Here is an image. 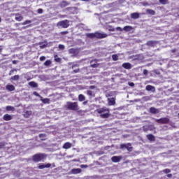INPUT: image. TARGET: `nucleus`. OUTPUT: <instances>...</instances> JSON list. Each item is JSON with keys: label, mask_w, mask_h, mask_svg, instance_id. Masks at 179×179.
Masks as SVG:
<instances>
[{"label": "nucleus", "mask_w": 179, "mask_h": 179, "mask_svg": "<svg viewBox=\"0 0 179 179\" xmlns=\"http://www.w3.org/2000/svg\"><path fill=\"white\" fill-rule=\"evenodd\" d=\"M45 157H47L45 154H38L33 157V160L34 162H41V160H44Z\"/></svg>", "instance_id": "7ed1b4c3"}, {"label": "nucleus", "mask_w": 179, "mask_h": 179, "mask_svg": "<svg viewBox=\"0 0 179 179\" xmlns=\"http://www.w3.org/2000/svg\"><path fill=\"white\" fill-rule=\"evenodd\" d=\"M71 174H79L82 173V169H73L71 171Z\"/></svg>", "instance_id": "9d476101"}, {"label": "nucleus", "mask_w": 179, "mask_h": 179, "mask_svg": "<svg viewBox=\"0 0 179 179\" xmlns=\"http://www.w3.org/2000/svg\"><path fill=\"white\" fill-rule=\"evenodd\" d=\"M24 118H29L30 115H31V111L30 110H27L23 114Z\"/></svg>", "instance_id": "a211bd4d"}, {"label": "nucleus", "mask_w": 179, "mask_h": 179, "mask_svg": "<svg viewBox=\"0 0 179 179\" xmlns=\"http://www.w3.org/2000/svg\"><path fill=\"white\" fill-rule=\"evenodd\" d=\"M41 100L43 103H44L45 104H47V103H49L50 101V99H43V98H41Z\"/></svg>", "instance_id": "c85d7f7f"}, {"label": "nucleus", "mask_w": 179, "mask_h": 179, "mask_svg": "<svg viewBox=\"0 0 179 179\" xmlns=\"http://www.w3.org/2000/svg\"><path fill=\"white\" fill-rule=\"evenodd\" d=\"M148 70H146V69H145V70H143V75H148Z\"/></svg>", "instance_id": "37998d69"}, {"label": "nucleus", "mask_w": 179, "mask_h": 179, "mask_svg": "<svg viewBox=\"0 0 179 179\" xmlns=\"http://www.w3.org/2000/svg\"><path fill=\"white\" fill-rule=\"evenodd\" d=\"M57 27H63V29H67V27H69V21L68 20H63L57 22Z\"/></svg>", "instance_id": "20e7f679"}, {"label": "nucleus", "mask_w": 179, "mask_h": 179, "mask_svg": "<svg viewBox=\"0 0 179 179\" xmlns=\"http://www.w3.org/2000/svg\"><path fill=\"white\" fill-rule=\"evenodd\" d=\"M150 113H151L152 114H157V113H159V110H157L155 108H150Z\"/></svg>", "instance_id": "4be33fe9"}, {"label": "nucleus", "mask_w": 179, "mask_h": 179, "mask_svg": "<svg viewBox=\"0 0 179 179\" xmlns=\"http://www.w3.org/2000/svg\"><path fill=\"white\" fill-rule=\"evenodd\" d=\"M3 118L4 121H10V120H12V115L9 114H6L3 115Z\"/></svg>", "instance_id": "ddd939ff"}, {"label": "nucleus", "mask_w": 179, "mask_h": 179, "mask_svg": "<svg viewBox=\"0 0 179 179\" xmlns=\"http://www.w3.org/2000/svg\"><path fill=\"white\" fill-rule=\"evenodd\" d=\"M134 85H135V84H134V83H129V86H131V87H132V86H134Z\"/></svg>", "instance_id": "603ef678"}, {"label": "nucleus", "mask_w": 179, "mask_h": 179, "mask_svg": "<svg viewBox=\"0 0 179 179\" xmlns=\"http://www.w3.org/2000/svg\"><path fill=\"white\" fill-rule=\"evenodd\" d=\"M147 138L149 141H155V136H153L152 134L148 135Z\"/></svg>", "instance_id": "393cba45"}, {"label": "nucleus", "mask_w": 179, "mask_h": 179, "mask_svg": "<svg viewBox=\"0 0 179 179\" xmlns=\"http://www.w3.org/2000/svg\"><path fill=\"white\" fill-rule=\"evenodd\" d=\"M68 108H69V110H76V108H78V103L76 102H69L68 103Z\"/></svg>", "instance_id": "39448f33"}, {"label": "nucleus", "mask_w": 179, "mask_h": 179, "mask_svg": "<svg viewBox=\"0 0 179 179\" xmlns=\"http://www.w3.org/2000/svg\"><path fill=\"white\" fill-rule=\"evenodd\" d=\"M85 99V95H83V94H80L78 96L79 101H84Z\"/></svg>", "instance_id": "b1692460"}, {"label": "nucleus", "mask_w": 179, "mask_h": 179, "mask_svg": "<svg viewBox=\"0 0 179 179\" xmlns=\"http://www.w3.org/2000/svg\"><path fill=\"white\" fill-rule=\"evenodd\" d=\"M116 30H117V31H122V30H124V29H122V28L118 27L116 28Z\"/></svg>", "instance_id": "a19ab883"}, {"label": "nucleus", "mask_w": 179, "mask_h": 179, "mask_svg": "<svg viewBox=\"0 0 179 179\" xmlns=\"http://www.w3.org/2000/svg\"><path fill=\"white\" fill-rule=\"evenodd\" d=\"M55 61L56 62H59L61 61V59L58 57V56H55Z\"/></svg>", "instance_id": "f704fd0d"}, {"label": "nucleus", "mask_w": 179, "mask_h": 179, "mask_svg": "<svg viewBox=\"0 0 179 179\" xmlns=\"http://www.w3.org/2000/svg\"><path fill=\"white\" fill-rule=\"evenodd\" d=\"M15 71H16V70H11V71H10L9 75H12V73H13V72H15Z\"/></svg>", "instance_id": "de8ad7c7"}, {"label": "nucleus", "mask_w": 179, "mask_h": 179, "mask_svg": "<svg viewBox=\"0 0 179 179\" xmlns=\"http://www.w3.org/2000/svg\"><path fill=\"white\" fill-rule=\"evenodd\" d=\"M131 19H139V13H133L131 14Z\"/></svg>", "instance_id": "6ab92c4d"}, {"label": "nucleus", "mask_w": 179, "mask_h": 179, "mask_svg": "<svg viewBox=\"0 0 179 179\" xmlns=\"http://www.w3.org/2000/svg\"><path fill=\"white\" fill-rule=\"evenodd\" d=\"M6 111H15V107L8 106L6 107Z\"/></svg>", "instance_id": "5701e85b"}, {"label": "nucleus", "mask_w": 179, "mask_h": 179, "mask_svg": "<svg viewBox=\"0 0 179 179\" xmlns=\"http://www.w3.org/2000/svg\"><path fill=\"white\" fill-rule=\"evenodd\" d=\"M29 86H31V87H37V83H34V82H30L29 83Z\"/></svg>", "instance_id": "cd10ccee"}, {"label": "nucleus", "mask_w": 179, "mask_h": 179, "mask_svg": "<svg viewBox=\"0 0 179 179\" xmlns=\"http://www.w3.org/2000/svg\"><path fill=\"white\" fill-rule=\"evenodd\" d=\"M147 45H149L150 47H152L155 45V41H150L147 43Z\"/></svg>", "instance_id": "bb28decb"}, {"label": "nucleus", "mask_w": 179, "mask_h": 179, "mask_svg": "<svg viewBox=\"0 0 179 179\" xmlns=\"http://www.w3.org/2000/svg\"><path fill=\"white\" fill-rule=\"evenodd\" d=\"M91 66H92V68H96V64H92Z\"/></svg>", "instance_id": "3c124183"}, {"label": "nucleus", "mask_w": 179, "mask_h": 179, "mask_svg": "<svg viewBox=\"0 0 179 179\" xmlns=\"http://www.w3.org/2000/svg\"><path fill=\"white\" fill-rule=\"evenodd\" d=\"M61 6H62V8H64V7H65V6H68V3H67L66 1H63V2H62V3H61Z\"/></svg>", "instance_id": "473e14b6"}, {"label": "nucleus", "mask_w": 179, "mask_h": 179, "mask_svg": "<svg viewBox=\"0 0 179 179\" xmlns=\"http://www.w3.org/2000/svg\"><path fill=\"white\" fill-rule=\"evenodd\" d=\"M45 57L42 56L40 57V61H45Z\"/></svg>", "instance_id": "79ce46f5"}, {"label": "nucleus", "mask_w": 179, "mask_h": 179, "mask_svg": "<svg viewBox=\"0 0 179 179\" xmlns=\"http://www.w3.org/2000/svg\"><path fill=\"white\" fill-rule=\"evenodd\" d=\"M30 23H31V20H27V21L22 22V26H26V24H29Z\"/></svg>", "instance_id": "2f4dec72"}, {"label": "nucleus", "mask_w": 179, "mask_h": 179, "mask_svg": "<svg viewBox=\"0 0 179 179\" xmlns=\"http://www.w3.org/2000/svg\"><path fill=\"white\" fill-rule=\"evenodd\" d=\"M87 37L89 38H106L107 34L104 33L96 32L94 34H87Z\"/></svg>", "instance_id": "f257e3e1"}, {"label": "nucleus", "mask_w": 179, "mask_h": 179, "mask_svg": "<svg viewBox=\"0 0 179 179\" xmlns=\"http://www.w3.org/2000/svg\"><path fill=\"white\" fill-rule=\"evenodd\" d=\"M167 177H168L169 178H171L173 177V175H172L171 173L168 174V175H167Z\"/></svg>", "instance_id": "a18cd8bd"}, {"label": "nucleus", "mask_w": 179, "mask_h": 179, "mask_svg": "<svg viewBox=\"0 0 179 179\" xmlns=\"http://www.w3.org/2000/svg\"><path fill=\"white\" fill-rule=\"evenodd\" d=\"M87 96H89L90 99H92V97H94V92H93L92 91H87Z\"/></svg>", "instance_id": "aec40b11"}, {"label": "nucleus", "mask_w": 179, "mask_h": 179, "mask_svg": "<svg viewBox=\"0 0 179 179\" xmlns=\"http://www.w3.org/2000/svg\"><path fill=\"white\" fill-rule=\"evenodd\" d=\"M122 67L124 68V69H131V68H132V65L131 63H124L122 64Z\"/></svg>", "instance_id": "f8f14e48"}, {"label": "nucleus", "mask_w": 179, "mask_h": 179, "mask_svg": "<svg viewBox=\"0 0 179 179\" xmlns=\"http://www.w3.org/2000/svg\"><path fill=\"white\" fill-rule=\"evenodd\" d=\"M59 50H64L65 48V46L64 45H59Z\"/></svg>", "instance_id": "4c0bfd02"}, {"label": "nucleus", "mask_w": 179, "mask_h": 179, "mask_svg": "<svg viewBox=\"0 0 179 179\" xmlns=\"http://www.w3.org/2000/svg\"><path fill=\"white\" fill-rule=\"evenodd\" d=\"M112 59H113V61H118V55H113L112 56Z\"/></svg>", "instance_id": "7c9ffc66"}, {"label": "nucleus", "mask_w": 179, "mask_h": 179, "mask_svg": "<svg viewBox=\"0 0 179 179\" xmlns=\"http://www.w3.org/2000/svg\"><path fill=\"white\" fill-rule=\"evenodd\" d=\"M145 90L148 92H156V88H155V87L152 86V85H147L145 87Z\"/></svg>", "instance_id": "6e6552de"}, {"label": "nucleus", "mask_w": 179, "mask_h": 179, "mask_svg": "<svg viewBox=\"0 0 179 179\" xmlns=\"http://www.w3.org/2000/svg\"><path fill=\"white\" fill-rule=\"evenodd\" d=\"M38 13H43V9L39 8V9L38 10Z\"/></svg>", "instance_id": "c03bdc74"}, {"label": "nucleus", "mask_w": 179, "mask_h": 179, "mask_svg": "<svg viewBox=\"0 0 179 179\" xmlns=\"http://www.w3.org/2000/svg\"><path fill=\"white\" fill-rule=\"evenodd\" d=\"M156 122H158L159 124H167L169 122V119L166 117L157 119L156 120Z\"/></svg>", "instance_id": "0eeeda50"}, {"label": "nucleus", "mask_w": 179, "mask_h": 179, "mask_svg": "<svg viewBox=\"0 0 179 179\" xmlns=\"http://www.w3.org/2000/svg\"><path fill=\"white\" fill-rule=\"evenodd\" d=\"M15 20H17V22H22V20H23V17L22 15H20V14H15Z\"/></svg>", "instance_id": "f3484780"}, {"label": "nucleus", "mask_w": 179, "mask_h": 179, "mask_svg": "<svg viewBox=\"0 0 179 179\" xmlns=\"http://www.w3.org/2000/svg\"><path fill=\"white\" fill-rule=\"evenodd\" d=\"M72 148V143L67 142L63 145V149H71Z\"/></svg>", "instance_id": "4468645a"}, {"label": "nucleus", "mask_w": 179, "mask_h": 179, "mask_svg": "<svg viewBox=\"0 0 179 179\" xmlns=\"http://www.w3.org/2000/svg\"><path fill=\"white\" fill-rule=\"evenodd\" d=\"M39 136H40V138H41L42 139H44V138H43V136H45V135H44V134H40Z\"/></svg>", "instance_id": "49530a36"}, {"label": "nucleus", "mask_w": 179, "mask_h": 179, "mask_svg": "<svg viewBox=\"0 0 179 179\" xmlns=\"http://www.w3.org/2000/svg\"><path fill=\"white\" fill-rule=\"evenodd\" d=\"M0 50H2V48H1V46H0Z\"/></svg>", "instance_id": "4d7b16f0"}, {"label": "nucleus", "mask_w": 179, "mask_h": 179, "mask_svg": "<svg viewBox=\"0 0 179 179\" xmlns=\"http://www.w3.org/2000/svg\"><path fill=\"white\" fill-rule=\"evenodd\" d=\"M1 17H0V22H1Z\"/></svg>", "instance_id": "13d9d810"}, {"label": "nucleus", "mask_w": 179, "mask_h": 179, "mask_svg": "<svg viewBox=\"0 0 179 179\" xmlns=\"http://www.w3.org/2000/svg\"><path fill=\"white\" fill-rule=\"evenodd\" d=\"M146 12L148 13V15H155V10L150 9H148Z\"/></svg>", "instance_id": "a878e982"}, {"label": "nucleus", "mask_w": 179, "mask_h": 179, "mask_svg": "<svg viewBox=\"0 0 179 179\" xmlns=\"http://www.w3.org/2000/svg\"><path fill=\"white\" fill-rule=\"evenodd\" d=\"M44 65H45V66H48L49 65H51V61L47 60L46 62H45Z\"/></svg>", "instance_id": "72a5a7b5"}, {"label": "nucleus", "mask_w": 179, "mask_h": 179, "mask_svg": "<svg viewBox=\"0 0 179 179\" xmlns=\"http://www.w3.org/2000/svg\"><path fill=\"white\" fill-rule=\"evenodd\" d=\"M108 100L109 106H114L115 104V99L108 98Z\"/></svg>", "instance_id": "2eb2a0df"}, {"label": "nucleus", "mask_w": 179, "mask_h": 179, "mask_svg": "<svg viewBox=\"0 0 179 179\" xmlns=\"http://www.w3.org/2000/svg\"><path fill=\"white\" fill-rule=\"evenodd\" d=\"M17 60H14V61H13V64H17Z\"/></svg>", "instance_id": "8fccbe9b"}, {"label": "nucleus", "mask_w": 179, "mask_h": 179, "mask_svg": "<svg viewBox=\"0 0 179 179\" xmlns=\"http://www.w3.org/2000/svg\"><path fill=\"white\" fill-rule=\"evenodd\" d=\"M133 27H131V26H125L124 28H123V30L124 31H131V30H133Z\"/></svg>", "instance_id": "412c9836"}, {"label": "nucleus", "mask_w": 179, "mask_h": 179, "mask_svg": "<svg viewBox=\"0 0 179 179\" xmlns=\"http://www.w3.org/2000/svg\"><path fill=\"white\" fill-rule=\"evenodd\" d=\"M50 167H51V164H47L39 165L38 169H40L41 170H43V169H48Z\"/></svg>", "instance_id": "9b49d317"}, {"label": "nucleus", "mask_w": 179, "mask_h": 179, "mask_svg": "<svg viewBox=\"0 0 179 179\" xmlns=\"http://www.w3.org/2000/svg\"><path fill=\"white\" fill-rule=\"evenodd\" d=\"M120 148H121V149H127V150H129V152H131V150H132V147L130 143L122 144L120 145Z\"/></svg>", "instance_id": "423d86ee"}, {"label": "nucleus", "mask_w": 179, "mask_h": 179, "mask_svg": "<svg viewBox=\"0 0 179 179\" xmlns=\"http://www.w3.org/2000/svg\"><path fill=\"white\" fill-rule=\"evenodd\" d=\"M122 157H117V156H114L111 158L112 162H113L114 163H118L119 162H120Z\"/></svg>", "instance_id": "1a4fd4ad"}, {"label": "nucleus", "mask_w": 179, "mask_h": 179, "mask_svg": "<svg viewBox=\"0 0 179 179\" xmlns=\"http://www.w3.org/2000/svg\"><path fill=\"white\" fill-rule=\"evenodd\" d=\"M82 1H89V0H82Z\"/></svg>", "instance_id": "6e6d98bb"}, {"label": "nucleus", "mask_w": 179, "mask_h": 179, "mask_svg": "<svg viewBox=\"0 0 179 179\" xmlns=\"http://www.w3.org/2000/svg\"><path fill=\"white\" fill-rule=\"evenodd\" d=\"M99 114H101V118H108L110 116V110L107 108H101L98 109Z\"/></svg>", "instance_id": "f03ea898"}, {"label": "nucleus", "mask_w": 179, "mask_h": 179, "mask_svg": "<svg viewBox=\"0 0 179 179\" xmlns=\"http://www.w3.org/2000/svg\"><path fill=\"white\" fill-rule=\"evenodd\" d=\"M34 95L36 96L37 97H40V99H42V96L39 95L38 93H37V92H34Z\"/></svg>", "instance_id": "e433bc0d"}, {"label": "nucleus", "mask_w": 179, "mask_h": 179, "mask_svg": "<svg viewBox=\"0 0 179 179\" xmlns=\"http://www.w3.org/2000/svg\"><path fill=\"white\" fill-rule=\"evenodd\" d=\"M6 89L9 92H13V90H15V86L13 85H6Z\"/></svg>", "instance_id": "dca6fc26"}, {"label": "nucleus", "mask_w": 179, "mask_h": 179, "mask_svg": "<svg viewBox=\"0 0 179 179\" xmlns=\"http://www.w3.org/2000/svg\"><path fill=\"white\" fill-rule=\"evenodd\" d=\"M12 80H19V75H15L13 77H11Z\"/></svg>", "instance_id": "c756f323"}, {"label": "nucleus", "mask_w": 179, "mask_h": 179, "mask_svg": "<svg viewBox=\"0 0 179 179\" xmlns=\"http://www.w3.org/2000/svg\"><path fill=\"white\" fill-rule=\"evenodd\" d=\"M62 34H68V31H62L61 32Z\"/></svg>", "instance_id": "09e8293b"}, {"label": "nucleus", "mask_w": 179, "mask_h": 179, "mask_svg": "<svg viewBox=\"0 0 179 179\" xmlns=\"http://www.w3.org/2000/svg\"><path fill=\"white\" fill-rule=\"evenodd\" d=\"M94 87V86H91L90 89H93Z\"/></svg>", "instance_id": "864d4df0"}, {"label": "nucleus", "mask_w": 179, "mask_h": 179, "mask_svg": "<svg viewBox=\"0 0 179 179\" xmlns=\"http://www.w3.org/2000/svg\"><path fill=\"white\" fill-rule=\"evenodd\" d=\"M159 2L163 5H166V3H167V0H159Z\"/></svg>", "instance_id": "c9c22d12"}, {"label": "nucleus", "mask_w": 179, "mask_h": 179, "mask_svg": "<svg viewBox=\"0 0 179 179\" xmlns=\"http://www.w3.org/2000/svg\"><path fill=\"white\" fill-rule=\"evenodd\" d=\"M170 169H164V173H166V174H169V173H170Z\"/></svg>", "instance_id": "58836bf2"}, {"label": "nucleus", "mask_w": 179, "mask_h": 179, "mask_svg": "<svg viewBox=\"0 0 179 179\" xmlns=\"http://www.w3.org/2000/svg\"><path fill=\"white\" fill-rule=\"evenodd\" d=\"M86 103H87V101H85V102H83V104H86Z\"/></svg>", "instance_id": "5fc2aeb1"}, {"label": "nucleus", "mask_w": 179, "mask_h": 179, "mask_svg": "<svg viewBox=\"0 0 179 179\" xmlns=\"http://www.w3.org/2000/svg\"><path fill=\"white\" fill-rule=\"evenodd\" d=\"M4 146H5V143H0V149L3 148Z\"/></svg>", "instance_id": "ea45409f"}]
</instances>
